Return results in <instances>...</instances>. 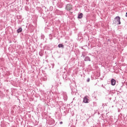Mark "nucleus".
Masks as SVG:
<instances>
[{
  "label": "nucleus",
  "instance_id": "nucleus-1",
  "mask_svg": "<svg viewBox=\"0 0 127 127\" xmlns=\"http://www.w3.org/2000/svg\"><path fill=\"white\" fill-rule=\"evenodd\" d=\"M114 19L115 20L116 24H121V17L120 16H116Z\"/></svg>",
  "mask_w": 127,
  "mask_h": 127
},
{
  "label": "nucleus",
  "instance_id": "nucleus-2",
  "mask_svg": "<svg viewBox=\"0 0 127 127\" xmlns=\"http://www.w3.org/2000/svg\"><path fill=\"white\" fill-rule=\"evenodd\" d=\"M65 9H66V10H67V11H69V10H72V5L70 4H67L65 7Z\"/></svg>",
  "mask_w": 127,
  "mask_h": 127
},
{
  "label": "nucleus",
  "instance_id": "nucleus-3",
  "mask_svg": "<svg viewBox=\"0 0 127 127\" xmlns=\"http://www.w3.org/2000/svg\"><path fill=\"white\" fill-rule=\"evenodd\" d=\"M83 102H84L85 104H88L89 103V99H88L87 96H85L83 98Z\"/></svg>",
  "mask_w": 127,
  "mask_h": 127
},
{
  "label": "nucleus",
  "instance_id": "nucleus-4",
  "mask_svg": "<svg viewBox=\"0 0 127 127\" xmlns=\"http://www.w3.org/2000/svg\"><path fill=\"white\" fill-rule=\"evenodd\" d=\"M111 82V85H112V86H115V85H116V80H115V79H112Z\"/></svg>",
  "mask_w": 127,
  "mask_h": 127
},
{
  "label": "nucleus",
  "instance_id": "nucleus-5",
  "mask_svg": "<svg viewBox=\"0 0 127 127\" xmlns=\"http://www.w3.org/2000/svg\"><path fill=\"white\" fill-rule=\"evenodd\" d=\"M84 61H91V59L88 56H86L84 59Z\"/></svg>",
  "mask_w": 127,
  "mask_h": 127
},
{
  "label": "nucleus",
  "instance_id": "nucleus-6",
  "mask_svg": "<svg viewBox=\"0 0 127 127\" xmlns=\"http://www.w3.org/2000/svg\"><path fill=\"white\" fill-rule=\"evenodd\" d=\"M68 97H67V94L66 93L64 94V101H66Z\"/></svg>",
  "mask_w": 127,
  "mask_h": 127
},
{
  "label": "nucleus",
  "instance_id": "nucleus-7",
  "mask_svg": "<svg viewBox=\"0 0 127 127\" xmlns=\"http://www.w3.org/2000/svg\"><path fill=\"white\" fill-rule=\"evenodd\" d=\"M21 31H22V28L20 27L19 29H18L17 30V32L18 33H20V32H21Z\"/></svg>",
  "mask_w": 127,
  "mask_h": 127
},
{
  "label": "nucleus",
  "instance_id": "nucleus-8",
  "mask_svg": "<svg viewBox=\"0 0 127 127\" xmlns=\"http://www.w3.org/2000/svg\"><path fill=\"white\" fill-rule=\"evenodd\" d=\"M82 17H83V13H80V14H78V18H82Z\"/></svg>",
  "mask_w": 127,
  "mask_h": 127
},
{
  "label": "nucleus",
  "instance_id": "nucleus-9",
  "mask_svg": "<svg viewBox=\"0 0 127 127\" xmlns=\"http://www.w3.org/2000/svg\"><path fill=\"white\" fill-rule=\"evenodd\" d=\"M58 47L59 48H64V45H63L62 44H60L58 45Z\"/></svg>",
  "mask_w": 127,
  "mask_h": 127
},
{
  "label": "nucleus",
  "instance_id": "nucleus-10",
  "mask_svg": "<svg viewBox=\"0 0 127 127\" xmlns=\"http://www.w3.org/2000/svg\"><path fill=\"white\" fill-rule=\"evenodd\" d=\"M86 55H87V54H86L85 52H82L81 56H83V57H85V56H86Z\"/></svg>",
  "mask_w": 127,
  "mask_h": 127
},
{
  "label": "nucleus",
  "instance_id": "nucleus-11",
  "mask_svg": "<svg viewBox=\"0 0 127 127\" xmlns=\"http://www.w3.org/2000/svg\"><path fill=\"white\" fill-rule=\"evenodd\" d=\"M87 82H90V78H88L87 79Z\"/></svg>",
  "mask_w": 127,
  "mask_h": 127
},
{
  "label": "nucleus",
  "instance_id": "nucleus-12",
  "mask_svg": "<svg viewBox=\"0 0 127 127\" xmlns=\"http://www.w3.org/2000/svg\"><path fill=\"white\" fill-rule=\"evenodd\" d=\"M63 124V122H61L60 123V125H62Z\"/></svg>",
  "mask_w": 127,
  "mask_h": 127
},
{
  "label": "nucleus",
  "instance_id": "nucleus-13",
  "mask_svg": "<svg viewBox=\"0 0 127 127\" xmlns=\"http://www.w3.org/2000/svg\"><path fill=\"white\" fill-rule=\"evenodd\" d=\"M126 17H127V12H126Z\"/></svg>",
  "mask_w": 127,
  "mask_h": 127
},
{
  "label": "nucleus",
  "instance_id": "nucleus-14",
  "mask_svg": "<svg viewBox=\"0 0 127 127\" xmlns=\"http://www.w3.org/2000/svg\"><path fill=\"white\" fill-rule=\"evenodd\" d=\"M51 39H52L50 38V40H51Z\"/></svg>",
  "mask_w": 127,
  "mask_h": 127
}]
</instances>
